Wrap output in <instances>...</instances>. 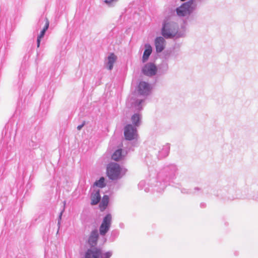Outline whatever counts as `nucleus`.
<instances>
[{
  "label": "nucleus",
  "mask_w": 258,
  "mask_h": 258,
  "mask_svg": "<svg viewBox=\"0 0 258 258\" xmlns=\"http://www.w3.org/2000/svg\"><path fill=\"white\" fill-rule=\"evenodd\" d=\"M144 103V99H138L132 97L130 98L128 104L130 103L131 104V107L133 108L134 111L139 112L143 109Z\"/></svg>",
  "instance_id": "10"
},
{
  "label": "nucleus",
  "mask_w": 258,
  "mask_h": 258,
  "mask_svg": "<svg viewBox=\"0 0 258 258\" xmlns=\"http://www.w3.org/2000/svg\"><path fill=\"white\" fill-rule=\"evenodd\" d=\"M94 186H96L101 188L104 187L106 186L104 177H101L99 180H96L94 183Z\"/></svg>",
  "instance_id": "23"
},
{
  "label": "nucleus",
  "mask_w": 258,
  "mask_h": 258,
  "mask_svg": "<svg viewBox=\"0 0 258 258\" xmlns=\"http://www.w3.org/2000/svg\"><path fill=\"white\" fill-rule=\"evenodd\" d=\"M178 26L173 22L165 21L161 29L162 35L166 39L184 37V33L178 32Z\"/></svg>",
  "instance_id": "2"
},
{
  "label": "nucleus",
  "mask_w": 258,
  "mask_h": 258,
  "mask_svg": "<svg viewBox=\"0 0 258 258\" xmlns=\"http://www.w3.org/2000/svg\"><path fill=\"white\" fill-rule=\"evenodd\" d=\"M118 0H104V3L109 6H113Z\"/></svg>",
  "instance_id": "32"
},
{
  "label": "nucleus",
  "mask_w": 258,
  "mask_h": 258,
  "mask_svg": "<svg viewBox=\"0 0 258 258\" xmlns=\"http://www.w3.org/2000/svg\"><path fill=\"white\" fill-rule=\"evenodd\" d=\"M85 124V121H84L81 124L77 126V129L78 130H81L82 128V127L84 126Z\"/></svg>",
  "instance_id": "34"
},
{
  "label": "nucleus",
  "mask_w": 258,
  "mask_h": 258,
  "mask_svg": "<svg viewBox=\"0 0 258 258\" xmlns=\"http://www.w3.org/2000/svg\"><path fill=\"white\" fill-rule=\"evenodd\" d=\"M51 99V97H49V96H48L47 98L46 99V96L45 95L42 100V102L41 103L40 107L42 108L44 104H45L44 106H46V107L47 108L49 105V103L50 102Z\"/></svg>",
  "instance_id": "28"
},
{
  "label": "nucleus",
  "mask_w": 258,
  "mask_h": 258,
  "mask_svg": "<svg viewBox=\"0 0 258 258\" xmlns=\"http://www.w3.org/2000/svg\"><path fill=\"white\" fill-rule=\"evenodd\" d=\"M138 188L140 189H143L144 188V190L147 192L150 191L149 188L146 186V182L144 180H142L139 182Z\"/></svg>",
  "instance_id": "30"
},
{
  "label": "nucleus",
  "mask_w": 258,
  "mask_h": 258,
  "mask_svg": "<svg viewBox=\"0 0 258 258\" xmlns=\"http://www.w3.org/2000/svg\"><path fill=\"white\" fill-rule=\"evenodd\" d=\"M252 198L258 202V192L256 194L254 195Z\"/></svg>",
  "instance_id": "35"
},
{
  "label": "nucleus",
  "mask_w": 258,
  "mask_h": 258,
  "mask_svg": "<svg viewBox=\"0 0 258 258\" xmlns=\"http://www.w3.org/2000/svg\"><path fill=\"white\" fill-rule=\"evenodd\" d=\"M119 234V231L118 230L115 229L111 231L110 237V240L111 241H114Z\"/></svg>",
  "instance_id": "27"
},
{
  "label": "nucleus",
  "mask_w": 258,
  "mask_h": 258,
  "mask_svg": "<svg viewBox=\"0 0 258 258\" xmlns=\"http://www.w3.org/2000/svg\"><path fill=\"white\" fill-rule=\"evenodd\" d=\"M121 167L116 163H110L107 167V173L108 178L112 180L121 178Z\"/></svg>",
  "instance_id": "4"
},
{
  "label": "nucleus",
  "mask_w": 258,
  "mask_h": 258,
  "mask_svg": "<svg viewBox=\"0 0 258 258\" xmlns=\"http://www.w3.org/2000/svg\"><path fill=\"white\" fill-rule=\"evenodd\" d=\"M142 72L144 75L147 76L152 77L156 74L157 68L153 63L149 62L144 66Z\"/></svg>",
  "instance_id": "8"
},
{
  "label": "nucleus",
  "mask_w": 258,
  "mask_h": 258,
  "mask_svg": "<svg viewBox=\"0 0 258 258\" xmlns=\"http://www.w3.org/2000/svg\"><path fill=\"white\" fill-rule=\"evenodd\" d=\"M18 131V128H17V129L16 130V132L17 133Z\"/></svg>",
  "instance_id": "41"
},
{
  "label": "nucleus",
  "mask_w": 258,
  "mask_h": 258,
  "mask_svg": "<svg viewBox=\"0 0 258 258\" xmlns=\"http://www.w3.org/2000/svg\"><path fill=\"white\" fill-rule=\"evenodd\" d=\"M126 154V151H123L122 149H118L112 154V159L118 161L121 160Z\"/></svg>",
  "instance_id": "15"
},
{
  "label": "nucleus",
  "mask_w": 258,
  "mask_h": 258,
  "mask_svg": "<svg viewBox=\"0 0 258 258\" xmlns=\"http://www.w3.org/2000/svg\"><path fill=\"white\" fill-rule=\"evenodd\" d=\"M98 239L99 233L98 230L97 229H95L90 232L87 240V243L90 248L97 247L96 246Z\"/></svg>",
  "instance_id": "9"
},
{
  "label": "nucleus",
  "mask_w": 258,
  "mask_h": 258,
  "mask_svg": "<svg viewBox=\"0 0 258 258\" xmlns=\"http://www.w3.org/2000/svg\"><path fill=\"white\" fill-rule=\"evenodd\" d=\"M168 65L167 64H162L160 67H159V72L161 71V70H163L162 73H165L167 70H168Z\"/></svg>",
  "instance_id": "31"
},
{
  "label": "nucleus",
  "mask_w": 258,
  "mask_h": 258,
  "mask_svg": "<svg viewBox=\"0 0 258 258\" xmlns=\"http://www.w3.org/2000/svg\"><path fill=\"white\" fill-rule=\"evenodd\" d=\"M195 6H194L193 1L190 0L187 2L183 3L180 7L176 9L177 15L179 17H184L190 15L194 11Z\"/></svg>",
  "instance_id": "3"
},
{
  "label": "nucleus",
  "mask_w": 258,
  "mask_h": 258,
  "mask_svg": "<svg viewBox=\"0 0 258 258\" xmlns=\"http://www.w3.org/2000/svg\"><path fill=\"white\" fill-rule=\"evenodd\" d=\"M112 222V216L111 214L108 213L106 215L103 219V221L101 224L111 227Z\"/></svg>",
  "instance_id": "22"
},
{
  "label": "nucleus",
  "mask_w": 258,
  "mask_h": 258,
  "mask_svg": "<svg viewBox=\"0 0 258 258\" xmlns=\"http://www.w3.org/2000/svg\"><path fill=\"white\" fill-rule=\"evenodd\" d=\"M170 151V146L169 144H167L166 145L164 146L161 149V150L159 151L158 152V154L157 155L158 158L159 159H162L167 157Z\"/></svg>",
  "instance_id": "17"
},
{
  "label": "nucleus",
  "mask_w": 258,
  "mask_h": 258,
  "mask_svg": "<svg viewBox=\"0 0 258 258\" xmlns=\"http://www.w3.org/2000/svg\"><path fill=\"white\" fill-rule=\"evenodd\" d=\"M63 211H64V209L60 212L59 215L58 223H57V225L58 226V227H59V226L60 224V221L61 220V217H62V215L63 212Z\"/></svg>",
  "instance_id": "33"
},
{
  "label": "nucleus",
  "mask_w": 258,
  "mask_h": 258,
  "mask_svg": "<svg viewBox=\"0 0 258 258\" xmlns=\"http://www.w3.org/2000/svg\"><path fill=\"white\" fill-rule=\"evenodd\" d=\"M122 225H123V224H120V225H119L120 227L122 228Z\"/></svg>",
  "instance_id": "40"
},
{
  "label": "nucleus",
  "mask_w": 258,
  "mask_h": 258,
  "mask_svg": "<svg viewBox=\"0 0 258 258\" xmlns=\"http://www.w3.org/2000/svg\"><path fill=\"white\" fill-rule=\"evenodd\" d=\"M165 40L161 36L157 37L155 40L156 51L157 53L161 52L165 48Z\"/></svg>",
  "instance_id": "12"
},
{
  "label": "nucleus",
  "mask_w": 258,
  "mask_h": 258,
  "mask_svg": "<svg viewBox=\"0 0 258 258\" xmlns=\"http://www.w3.org/2000/svg\"><path fill=\"white\" fill-rule=\"evenodd\" d=\"M100 84H101V82H100V80H99L98 82H96L95 84L96 86H98V85H100Z\"/></svg>",
  "instance_id": "38"
},
{
  "label": "nucleus",
  "mask_w": 258,
  "mask_h": 258,
  "mask_svg": "<svg viewBox=\"0 0 258 258\" xmlns=\"http://www.w3.org/2000/svg\"><path fill=\"white\" fill-rule=\"evenodd\" d=\"M12 124L9 122L5 126V136L4 138V143H6L7 148L8 151L12 149L13 146V142L11 141V136L13 134L12 131H11Z\"/></svg>",
  "instance_id": "7"
},
{
  "label": "nucleus",
  "mask_w": 258,
  "mask_h": 258,
  "mask_svg": "<svg viewBox=\"0 0 258 258\" xmlns=\"http://www.w3.org/2000/svg\"><path fill=\"white\" fill-rule=\"evenodd\" d=\"M181 192L183 194H197L199 192H202V189L198 187H196L194 188V190H192L191 189H187L186 188H182L181 189Z\"/></svg>",
  "instance_id": "21"
},
{
  "label": "nucleus",
  "mask_w": 258,
  "mask_h": 258,
  "mask_svg": "<svg viewBox=\"0 0 258 258\" xmlns=\"http://www.w3.org/2000/svg\"><path fill=\"white\" fill-rule=\"evenodd\" d=\"M142 116L140 113H135L131 116V121L132 122V125L136 127H139L140 125H141L142 123Z\"/></svg>",
  "instance_id": "13"
},
{
  "label": "nucleus",
  "mask_w": 258,
  "mask_h": 258,
  "mask_svg": "<svg viewBox=\"0 0 258 258\" xmlns=\"http://www.w3.org/2000/svg\"><path fill=\"white\" fill-rule=\"evenodd\" d=\"M40 21H42V22H43V21H45V25H44L43 28L41 31L39 35L38 36V37H39V38H43L44 37L46 30L48 28L49 25V22L48 20L46 18H44V19L41 20L40 21Z\"/></svg>",
  "instance_id": "20"
},
{
  "label": "nucleus",
  "mask_w": 258,
  "mask_h": 258,
  "mask_svg": "<svg viewBox=\"0 0 258 258\" xmlns=\"http://www.w3.org/2000/svg\"><path fill=\"white\" fill-rule=\"evenodd\" d=\"M151 85L145 81H141L137 89V93L139 95L143 96H148L151 90Z\"/></svg>",
  "instance_id": "6"
},
{
  "label": "nucleus",
  "mask_w": 258,
  "mask_h": 258,
  "mask_svg": "<svg viewBox=\"0 0 258 258\" xmlns=\"http://www.w3.org/2000/svg\"><path fill=\"white\" fill-rule=\"evenodd\" d=\"M145 49L144 50L143 55L142 57V62L144 63L146 62L148 60L149 57L152 52V48L150 44H145Z\"/></svg>",
  "instance_id": "16"
},
{
  "label": "nucleus",
  "mask_w": 258,
  "mask_h": 258,
  "mask_svg": "<svg viewBox=\"0 0 258 258\" xmlns=\"http://www.w3.org/2000/svg\"><path fill=\"white\" fill-rule=\"evenodd\" d=\"M38 145L39 143L36 140V138L35 137H32L31 141L29 143V146L33 149H35L38 147Z\"/></svg>",
  "instance_id": "26"
},
{
  "label": "nucleus",
  "mask_w": 258,
  "mask_h": 258,
  "mask_svg": "<svg viewBox=\"0 0 258 258\" xmlns=\"http://www.w3.org/2000/svg\"><path fill=\"white\" fill-rule=\"evenodd\" d=\"M99 255L100 247L90 248L85 251L84 258H99Z\"/></svg>",
  "instance_id": "11"
},
{
  "label": "nucleus",
  "mask_w": 258,
  "mask_h": 258,
  "mask_svg": "<svg viewBox=\"0 0 258 258\" xmlns=\"http://www.w3.org/2000/svg\"><path fill=\"white\" fill-rule=\"evenodd\" d=\"M109 203V197L107 195H104L103 197L102 201L100 204V207L101 208L105 209Z\"/></svg>",
  "instance_id": "24"
},
{
  "label": "nucleus",
  "mask_w": 258,
  "mask_h": 258,
  "mask_svg": "<svg viewBox=\"0 0 258 258\" xmlns=\"http://www.w3.org/2000/svg\"><path fill=\"white\" fill-rule=\"evenodd\" d=\"M91 204L92 205H96L98 204L101 200L100 190H95L91 194Z\"/></svg>",
  "instance_id": "18"
},
{
  "label": "nucleus",
  "mask_w": 258,
  "mask_h": 258,
  "mask_svg": "<svg viewBox=\"0 0 258 258\" xmlns=\"http://www.w3.org/2000/svg\"><path fill=\"white\" fill-rule=\"evenodd\" d=\"M124 136L127 141L137 140L138 137L137 127L132 124L126 125L124 128Z\"/></svg>",
  "instance_id": "5"
},
{
  "label": "nucleus",
  "mask_w": 258,
  "mask_h": 258,
  "mask_svg": "<svg viewBox=\"0 0 258 258\" xmlns=\"http://www.w3.org/2000/svg\"><path fill=\"white\" fill-rule=\"evenodd\" d=\"M234 255L237 256L238 255V251H235L234 253Z\"/></svg>",
  "instance_id": "39"
},
{
  "label": "nucleus",
  "mask_w": 258,
  "mask_h": 258,
  "mask_svg": "<svg viewBox=\"0 0 258 258\" xmlns=\"http://www.w3.org/2000/svg\"><path fill=\"white\" fill-rule=\"evenodd\" d=\"M117 59L116 56L113 53H110L107 57V61L105 63V67L111 71L113 67V64Z\"/></svg>",
  "instance_id": "14"
},
{
  "label": "nucleus",
  "mask_w": 258,
  "mask_h": 258,
  "mask_svg": "<svg viewBox=\"0 0 258 258\" xmlns=\"http://www.w3.org/2000/svg\"><path fill=\"white\" fill-rule=\"evenodd\" d=\"M27 72L26 71V67L25 66H22L20 70V73L18 75L19 78V82L18 83V88H21L23 80L25 78V75H26Z\"/></svg>",
  "instance_id": "19"
},
{
  "label": "nucleus",
  "mask_w": 258,
  "mask_h": 258,
  "mask_svg": "<svg viewBox=\"0 0 258 258\" xmlns=\"http://www.w3.org/2000/svg\"><path fill=\"white\" fill-rule=\"evenodd\" d=\"M178 173L177 166L174 163L164 165L157 175L156 184L152 186V190L162 192L166 187L176 179Z\"/></svg>",
  "instance_id": "1"
},
{
  "label": "nucleus",
  "mask_w": 258,
  "mask_h": 258,
  "mask_svg": "<svg viewBox=\"0 0 258 258\" xmlns=\"http://www.w3.org/2000/svg\"><path fill=\"white\" fill-rule=\"evenodd\" d=\"M206 204H205V203H201V204H200V207H201V208H205V207H206Z\"/></svg>",
  "instance_id": "37"
},
{
  "label": "nucleus",
  "mask_w": 258,
  "mask_h": 258,
  "mask_svg": "<svg viewBox=\"0 0 258 258\" xmlns=\"http://www.w3.org/2000/svg\"><path fill=\"white\" fill-rule=\"evenodd\" d=\"M41 38H39V37H37V47H39L40 46V41H41Z\"/></svg>",
  "instance_id": "36"
},
{
  "label": "nucleus",
  "mask_w": 258,
  "mask_h": 258,
  "mask_svg": "<svg viewBox=\"0 0 258 258\" xmlns=\"http://www.w3.org/2000/svg\"><path fill=\"white\" fill-rule=\"evenodd\" d=\"M112 255V251H108L103 253L102 249L100 248V255H99V258H110Z\"/></svg>",
  "instance_id": "29"
},
{
  "label": "nucleus",
  "mask_w": 258,
  "mask_h": 258,
  "mask_svg": "<svg viewBox=\"0 0 258 258\" xmlns=\"http://www.w3.org/2000/svg\"><path fill=\"white\" fill-rule=\"evenodd\" d=\"M110 227L101 224L99 227V233L101 236H104L109 231Z\"/></svg>",
  "instance_id": "25"
}]
</instances>
